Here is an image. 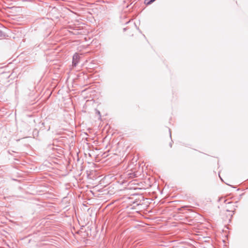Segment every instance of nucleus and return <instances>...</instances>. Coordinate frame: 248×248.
<instances>
[{
    "label": "nucleus",
    "mask_w": 248,
    "mask_h": 248,
    "mask_svg": "<svg viewBox=\"0 0 248 248\" xmlns=\"http://www.w3.org/2000/svg\"><path fill=\"white\" fill-rule=\"evenodd\" d=\"M226 209L228 212H234L235 210V206L231 202L226 203Z\"/></svg>",
    "instance_id": "nucleus-1"
},
{
    "label": "nucleus",
    "mask_w": 248,
    "mask_h": 248,
    "mask_svg": "<svg viewBox=\"0 0 248 248\" xmlns=\"http://www.w3.org/2000/svg\"><path fill=\"white\" fill-rule=\"evenodd\" d=\"M155 0H145V3H146V4L147 5H149V4H151L152 2H153Z\"/></svg>",
    "instance_id": "nucleus-4"
},
{
    "label": "nucleus",
    "mask_w": 248,
    "mask_h": 248,
    "mask_svg": "<svg viewBox=\"0 0 248 248\" xmlns=\"http://www.w3.org/2000/svg\"><path fill=\"white\" fill-rule=\"evenodd\" d=\"M130 175H131L130 176V177L131 178L137 177V174L136 173L130 174Z\"/></svg>",
    "instance_id": "nucleus-5"
},
{
    "label": "nucleus",
    "mask_w": 248,
    "mask_h": 248,
    "mask_svg": "<svg viewBox=\"0 0 248 248\" xmlns=\"http://www.w3.org/2000/svg\"><path fill=\"white\" fill-rule=\"evenodd\" d=\"M155 0H145V3H146V4L147 5H149V4H151L152 2H153Z\"/></svg>",
    "instance_id": "nucleus-3"
},
{
    "label": "nucleus",
    "mask_w": 248,
    "mask_h": 248,
    "mask_svg": "<svg viewBox=\"0 0 248 248\" xmlns=\"http://www.w3.org/2000/svg\"><path fill=\"white\" fill-rule=\"evenodd\" d=\"M79 59H80L79 56L78 54H75L73 56V63L74 65H76L77 64V63L78 62Z\"/></svg>",
    "instance_id": "nucleus-2"
}]
</instances>
